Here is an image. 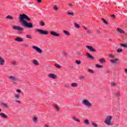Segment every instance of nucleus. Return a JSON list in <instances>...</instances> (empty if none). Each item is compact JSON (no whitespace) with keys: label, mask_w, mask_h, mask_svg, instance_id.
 Masks as SVG:
<instances>
[{"label":"nucleus","mask_w":127,"mask_h":127,"mask_svg":"<svg viewBox=\"0 0 127 127\" xmlns=\"http://www.w3.org/2000/svg\"><path fill=\"white\" fill-rule=\"evenodd\" d=\"M18 19L20 20L19 22H20L22 25L26 22L25 20H24V19L28 21L30 20V18H29L28 16L25 15V14H20L18 17Z\"/></svg>","instance_id":"f257e3e1"},{"label":"nucleus","mask_w":127,"mask_h":127,"mask_svg":"<svg viewBox=\"0 0 127 127\" xmlns=\"http://www.w3.org/2000/svg\"><path fill=\"white\" fill-rule=\"evenodd\" d=\"M112 119H113V117L111 116H108L107 117L106 119L104 121L105 124L107 126H113V124L111 123V121H112Z\"/></svg>","instance_id":"f03ea898"},{"label":"nucleus","mask_w":127,"mask_h":127,"mask_svg":"<svg viewBox=\"0 0 127 127\" xmlns=\"http://www.w3.org/2000/svg\"><path fill=\"white\" fill-rule=\"evenodd\" d=\"M81 103L82 105L86 106V107H88V108H91V107H92V104L90 103L88 100L83 99L81 101Z\"/></svg>","instance_id":"7ed1b4c3"},{"label":"nucleus","mask_w":127,"mask_h":127,"mask_svg":"<svg viewBox=\"0 0 127 127\" xmlns=\"http://www.w3.org/2000/svg\"><path fill=\"white\" fill-rule=\"evenodd\" d=\"M36 31L40 33V34H42L43 35H47V34H49V32L46 30H43L42 29H37Z\"/></svg>","instance_id":"20e7f679"},{"label":"nucleus","mask_w":127,"mask_h":127,"mask_svg":"<svg viewBox=\"0 0 127 127\" xmlns=\"http://www.w3.org/2000/svg\"><path fill=\"white\" fill-rule=\"evenodd\" d=\"M8 79L11 81L14 84H15V82L16 81H18V78H16L15 76H14L13 75H10L8 76Z\"/></svg>","instance_id":"39448f33"},{"label":"nucleus","mask_w":127,"mask_h":127,"mask_svg":"<svg viewBox=\"0 0 127 127\" xmlns=\"http://www.w3.org/2000/svg\"><path fill=\"white\" fill-rule=\"evenodd\" d=\"M23 25L27 28H33V25H32V23L31 22L27 23L26 22L23 24Z\"/></svg>","instance_id":"423d86ee"},{"label":"nucleus","mask_w":127,"mask_h":127,"mask_svg":"<svg viewBox=\"0 0 127 127\" xmlns=\"http://www.w3.org/2000/svg\"><path fill=\"white\" fill-rule=\"evenodd\" d=\"M13 29L14 30H19V31H23V28L19 26H13Z\"/></svg>","instance_id":"0eeeda50"},{"label":"nucleus","mask_w":127,"mask_h":127,"mask_svg":"<svg viewBox=\"0 0 127 127\" xmlns=\"http://www.w3.org/2000/svg\"><path fill=\"white\" fill-rule=\"evenodd\" d=\"M33 49H35L38 53H42V50L36 46H33Z\"/></svg>","instance_id":"6e6552de"},{"label":"nucleus","mask_w":127,"mask_h":127,"mask_svg":"<svg viewBox=\"0 0 127 127\" xmlns=\"http://www.w3.org/2000/svg\"><path fill=\"white\" fill-rule=\"evenodd\" d=\"M50 33L52 35H53V36H57V37L60 36V34L57 33V32L54 31H51L50 32Z\"/></svg>","instance_id":"1a4fd4ad"},{"label":"nucleus","mask_w":127,"mask_h":127,"mask_svg":"<svg viewBox=\"0 0 127 127\" xmlns=\"http://www.w3.org/2000/svg\"><path fill=\"white\" fill-rule=\"evenodd\" d=\"M86 48H88V50H89V51H90V52H96V50H95V49H94V48H93V47H92V46H87Z\"/></svg>","instance_id":"9d476101"},{"label":"nucleus","mask_w":127,"mask_h":127,"mask_svg":"<svg viewBox=\"0 0 127 127\" xmlns=\"http://www.w3.org/2000/svg\"><path fill=\"white\" fill-rule=\"evenodd\" d=\"M48 77H49V78H51L52 79H56L57 75L54 73H50L48 75Z\"/></svg>","instance_id":"9b49d317"},{"label":"nucleus","mask_w":127,"mask_h":127,"mask_svg":"<svg viewBox=\"0 0 127 127\" xmlns=\"http://www.w3.org/2000/svg\"><path fill=\"white\" fill-rule=\"evenodd\" d=\"M4 60L0 57V65H1V66H3V65H4Z\"/></svg>","instance_id":"f8f14e48"},{"label":"nucleus","mask_w":127,"mask_h":127,"mask_svg":"<svg viewBox=\"0 0 127 127\" xmlns=\"http://www.w3.org/2000/svg\"><path fill=\"white\" fill-rule=\"evenodd\" d=\"M117 31H118V32L120 33V34H123L125 33V31L120 28H117Z\"/></svg>","instance_id":"ddd939ff"},{"label":"nucleus","mask_w":127,"mask_h":127,"mask_svg":"<svg viewBox=\"0 0 127 127\" xmlns=\"http://www.w3.org/2000/svg\"><path fill=\"white\" fill-rule=\"evenodd\" d=\"M117 61H119V59H116L115 60H111L110 62H111V63H112L113 64H115L116 63V65H119V64H120V63H116Z\"/></svg>","instance_id":"4468645a"},{"label":"nucleus","mask_w":127,"mask_h":127,"mask_svg":"<svg viewBox=\"0 0 127 127\" xmlns=\"http://www.w3.org/2000/svg\"><path fill=\"white\" fill-rule=\"evenodd\" d=\"M0 116L1 118H3V119H7V116L3 113H0Z\"/></svg>","instance_id":"2eb2a0df"},{"label":"nucleus","mask_w":127,"mask_h":127,"mask_svg":"<svg viewBox=\"0 0 127 127\" xmlns=\"http://www.w3.org/2000/svg\"><path fill=\"white\" fill-rule=\"evenodd\" d=\"M15 40L16 41H17L18 42H22V41H23V39H22L20 37H18V38L15 39Z\"/></svg>","instance_id":"dca6fc26"},{"label":"nucleus","mask_w":127,"mask_h":127,"mask_svg":"<svg viewBox=\"0 0 127 127\" xmlns=\"http://www.w3.org/2000/svg\"><path fill=\"white\" fill-rule=\"evenodd\" d=\"M86 55L89 59H91L92 60H94V57L91 55L89 53H86Z\"/></svg>","instance_id":"f3484780"},{"label":"nucleus","mask_w":127,"mask_h":127,"mask_svg":"<svg viewBox=\"0 0 127 127\" xmlns=\"http://www.w3.org/2000/svg\"><path fill=\"white\" fill-rule=\"evenodd\" d=\"M63 33L66 36H69L70 35V33H69V31L67 30H64L63 31Z\"/></svg>","instance_id":"a211bd4d"},{"label":"nucleus","mask_w":127,"mask_h":127,"mask_svg":"<svg viewBox=\"0 0 127 127\" xmlns=\"http://www.w3.org/2000/svg\"><path fill=\"white\" fill-rule=\"evenodd\" d=\"M71 86L72 87V88H76V87H78V83L73 82L71 84Z\"/></svg>","instance_id":"6ab92c4d"},{"label":"nucleus","mask_w":127,"mask_h":127,"mask_svg":"<svg viewBox=\"0 0 127 127\" xmlns=\"http://www.w3.org/2000/svg\"><path fill=\"white\" fill-rule=\"evenodd\" d=\"M33 63L36 66H38L39 65V64L38 63V62H37V61L35 60L33 61Z\"/></svg>","instance_id":"aec40b11"},{"label":"nucleus","mask_w":127,"mask_h":127,"mask_svg":"<svg viewBox=\"0 0 127 127\" xmlns=\"http://www.w3.org/2000/svg\"><path fill=\"white\" fill-rule=\"evenodd\" d=\"M1 105L4 107L5 108V109H7L8 108V105L6 103H1Z\"/></svg>","instance_id":"412c9836"},{"label":"nucleus","mask_w":127,"mask_h":127,"mask_svg":"<svg viewBox=\"0 0 127 127\" xmlns=\"http://www.w3.org/2000/svg\"><path fill=\"white\" fill-rule=\"evenodd\" d=\"M33 121L34 124H36V123H37V117H34L33 118Z\"/></svg>","instance_id":"4be33fe9"},{"label":"nucleus","mask_w":127,"mask_h":127,"mask_svg":"<svg viewBox=\"0 0 127 127\" xmlns=\"http://www.w3.org/2000/svg\"><path fill=\"white\" fill-rule=\"evenodd\" d=\"M55 66L56 68H58V69H61V68H62V66L60 65V64H55Z\"/></svg>","instance_id":"5701e85b"},{"label":"nucleus","mask_w":127,"mask_h":127,"mask_svg":"<svg viewBox=\"0 0 127 127\" xmlns=\"http://www.w3.org/2000/svg\"><path fill=\"white\" fill-rule=\"evenodd\" d=\"M19 94H16L14 97V100H17V99H19L20 98Z\"/></svg>","instance_id":"b1692460"},{"label":"nucleus","mask_w":127,"mask_h":127,"mask_svg":"<svg viewBox=\"0 0 127 127\" xmlns=\"http://www.w3.org/2000/svg\"><path fill=\"white\" fill-rule=\"evenodd\" d=\"M91 125H92V127H98V124H96V123H95V122H92Z\"/></svg>","instance_id":"393cba45"},{"label":"nucleus","mask_w":127,"mask_h":127,"mask_svg":"<svg viewBox=\"0 0 127 127\" xmlns=\"http://www.w3.org/2000/svg\"><path fill=\"white\" fill-rule=\"evenodd\" d=\"M100 63H106V60L104 59H101L99 60Z\"/></svg>","instance_id":"a878e982"},{"label":"nucleus","mask_w":127,"mask_h":127,"mask_svg":"<svg viewBox=\"0 0 127 127\" xmlns=\"http://www.w3.org/2000/svg\"><path fill=\"white\" fill-rule=\"evenodd\" d=\"M73 120L75 121V122H78V123H80V120L79 119H77L75 116L73 117Z\"/></svg>","instance_id":"bb28decb"},{"label":"nucleus","mask_w":127,"mask_h":127,"mask_svg":"<svg viewBox=\"0 0 127 127\" xmlns=\"http://www.w3.org/2000/svg\"><path fill=\"white\" fill-rule=\"evenodd\" d=\"M120 45L124 48H127V45L124 44H120Z\"/></svg>","instance_id":"cd10ccee"},{"label":"nucleus","mask_w":127,"mask_h":127,"mask_svg":"<svg viewBox=\"0 0 127 127\" xmlns=\"http://www.w3.org/2000/svg\"><path fill=\"white\" fill-rule=\"evenodd\" d=\"M26 38H28L29 39H32V37L30 35H26Z\"/></svg>","instance_id":"c85d7f7f"},{"label":"nucleus","mask_w":127,"mask_h":127,"mask_svg":"<svg viewBox=\"0 0 127 127\" xmlns=\"http://www.w3.org/2000/svg\"><path fill=\"white\" fill-rule=\"evenodd\" d=\"M75 63L77 64V65H80V64H81V61L76 60L75 61Z\"/></svg>","instance_id":"c756f323"},{"label":"nucleus","mask_w":127,"mask_h":127,"mask_svg":"<svg viewBox=\"0 0 127 127\" xmlns=\"http://www.w3.org/2000/svg\"><path fill=\"white\" fill-rule=\"evenodd\" d=\"M40 23V25H41V26H44V25H45V23H44V22L43 21H41Z\"/></svg>","instance_id":"7c9ffc66"},{"label":"nucleus","mask_w":127,"mask_h":127,"mask_svg":"<svg viewBox=\"0 0 127 127\" xmlns=\"http://www.w3.org/2000/svg\"><path fill=\"white\" fill-rule=\"evenodd\" d=\"M74 26H75L76 28H80V25L76 23H74Z\"/></svg>","instance_id":"2f4dec72"},{"label":"nucleus","mask_w":127,"mask_h":127,"mask_svg":"<svg viewBox=\"0 0 127 127\" xmlns=\"http://www.w3.org/2000/svg\"><path fill=\"white\" fill-rule=\"evenodd\" d=\"M117 52L118 53H121L123 52V49H118L117 50Z\"/></svg>","instance_id":"473e14b6"},{"label":"nucleus","mask_w":127,"mask_h":127,"mask_svg":"<svg viewBox=\"0 0 127 127\" xmlns=\"http://www.w3.org/2000/svg\"><path fill=\"white\" fill-rule=\"evenodd\" d=\"M6 18H8V19H11V20L13 19V17L9 16V15L7 16L6 17Z\"/></svg>","instance_id":"72a5a7b5"},{"label":"nucleus","mask_w":127,"mask_h":127,"mask_svg":"<svg viewBox=\"0 0 127 127\" xmlns=\"http://www.w3.org/2000/svg\"><path fill=\"white\" fill-rule=\"evenodd\" d=\"M102 20L103 22H104V23H105V24H108V22H107V21H106V19H105L104 18H102Z\"/></svg>","instance_id":"f704fd0d"},{"label":"nucleus","mask_w":127,"mask_h":127,"mask_svg":"<svg viewBox=\"0 0 127 127\" xmlns=\"http://www.w3.org/2000/svg\"><path fill=\"white\" fill-rule=\"evenodd\" d=\"M96 67H97V68H103V65H99V64H96Z\"/></svg>","instance_id":"c9c22d12"},{"label":"nucleus","mask_w":127,"mask_h":127,"mask_svg":"<svg viewBox=\"0 0 127 127\" xmlns=\"http://www.w3.org/2000/svg\"><path fill=\"white\" fill-rule=\"evenodd\" d=\"M67 14H68V15H71L72 16H73V15H74V13L73 12H67Z\"/></svg>","instance_id":"e433bc0d"},{"label":"nucleus","mask_w":127,"mask_h":127,"mask_svg":"<svg viewBox=\"0 0 127 127\" xmlns=\"http://www.w3.org/2000/svg\"><path fill=\"white\" fill-rule=\"evenodd\" d=\"M79 80H85V77L81 76L79 77Z\"/></svg>","instance_id":"4c0bfd02"},{"label":"nucleus","mask_w":127,"mask_h":127,"mask_svg":"<svg viewBox=\"0 0 127 127\" xmlns=\"http://www.w3.org/2000/svg\"><path fill=\"white\" fill-rule=\"evenodd\" d=\"M15 102L17 104H21V102L19 100H17V99L15 100Z\"/></svg>","instance_id":"58836bf2"},{"label":"nucleus","mask_w":127,"mask_h":127,"mask_svg":"<svg viewBox=\"0 0 127 127\" xmlns=\"http://www.w3.org/2000/svg\"><path fill=\"white\" fill-rule=\"evenodd\" d=\"M54 108L57 111H59V107L57 105H55Z\"/></svg>","instance_id":"ea45409f"},{"label":"nucleus","mask_w":127,"mask_h":127,"mask_svg":"<svg viewBox=\"0 0 127 127\" xmlns=\"http://www.w3.org/2000/svg\"><path fill=\"white\" fill-rule=\"evenodd\" d=\"M109 57H111V58H112V59H115V55H110Z\"/></svg>","instance_id":"a19ab883"},{"label":"nucleus","mask_w":127,"mask_h":127,"mask_svg":"<svg viewBox=\"0 0 127 127\" xmlns=\"http://www.w3.org/2000/svg\"><path fill=\"white\" fill-rule=\"evenodd\" d=\"M88 72H89V73H91V74H93V73H94V70L91 69H89Z\"/></svg>","instance_id":"79ce46f5"},{"label":"nucleus","mask_w":127,"mask_h":127,"mask_svg":"<svg viewBox=\"0 0 127 127\" xmlns=\"http://www.w3.org/2000/svg\"><path fill=\"white\" fill-rule=\"evenodd\" d=\"M84 124H86V125H88V124H89V121H88L87 120H85V121H84Z\"/></svg>","instance_id":"37998d69"},{"label":"nucleus","mask_w":127,"mask_h":127,"mask_svg":"<svg viewBox=\"0 0 127 127\" xmlns=\"http://www.w3.org/2000/svg\"><path fill=\"white\" fill-rule=\"evenodd\" d=\"M12 65H16V62L14 61H13L12 62Z\"/></svg>","instance_id":"c03bdc74"},{"label":"nucleus","mask_w":127,"mask_h":127,"mask_svg":"<svg viewBox=\"0 0 127 127\" xmlns=\"http://www.w3.org/2000/svg\"><path fill=\"white\" fill-rule=\"evenodd\" d=\"M16 92H17V93H19V94H20L21 93V90L20 89H17L16 90Z\"/></svg>","instance_id":"a18cd8bd"},{"label":"nucleus","mask_w":127,"mask_h":127,"mask_svg":"<svg viewBox=\"0 0 127 127\" xmlns=\"http://www.w3.org/2000/svg\"><path fill=\"white\" fill-rule=\"evenodd\" d=\"M87 34H88L89 35H91V31H87Z\"/></svg>","instance_id":"49530a36"},{"label":"nucleus","mask_w":127,"mask_h":127,"mask_svg":"<svg viewBox=\"0 0 127 127\" xmlns=\"http://www.w3.org/2000/svg\"><path fill=\"white\" fill-rule=\"evenodd\" d=\"M111 86L112 87H116V85L115 83H112Z\"/></svg>","instance_id":"de8ad7c7"},{"label":"nucleus","mask_w":127,"mask_h":127,"mask_svg":"<svg viewBox=\"0 0 127 127\" xmlns=\"http://www.w3.org/2000/svg\"><path fill=\"white\" fill-rule=\"evenodd\" d=\"M65 87L67 88V89L70 88V86H69L68 85H65Z\"/></svg>","instance_id":"09e8293b"},{"label":"nucleus","mask_w":127,"mask_h":127,"mask_svg":"<svg viewBox=\"0 0 127 127\" xmlns=\"http://www.w3.org/2000/svg\"><path fill=\"white\" fill-rule=\"evenodd\" d=\"M23 46L24 47H28V45H26V44H23Z\"/></svg>","instance_id":"8fccbe9b"},{"label":"nucleus","mask_w":127,"mask_h":127,"mask_svg":"<svg viewBox=\"0 0 127 127\" xmlns=\"http://www.w3.org/2000/svg\"><path fill=\"white\" fill-rule=\"evenodd\" d=\"M54 9H55V10H57V9H58V8L57 7H54Z\"/></svg>","instance_id":"3c124183"},{"label":"nucleus","mask_w":127,"mask_h":127,"mask_svg":"<svg viewBox=\"0 0 127 127\" xmlns=\"http://www.w3.org/2000/svg\"><path fill=\"white\" fill-rule=\"evenodd\" d=\"M110 16L112 17H116V16L115 15H110Z\"/></svg>","instance_id":"603ef678"},{"label":"nucleus","mask_w":127,"mask_h":127,"mask_svg":"<svg viewBox=\"0 0 127 127\" xmlns=\"http://www.w3.org/2000/svg\"><path fill=\"white\" fill-rule=\"evenodd\" d=\"M125 73H126V74H127V68H126L125 69Z\"/></svg>","instance_id":"864d4df0"},{"label":"nucleus","mask_w":127,"mask_h":127,"mask_svg":"<svg viewBox=\"0 0 127 127\" xmlns=\"http://www.w3.org/2000/svg\"><path fill=\"white\" fill-rule=\"evenodd\" d=\"M38 2H41L42 1L41 0H37Z\"/></svg>","instance_id":"5fc2aeb1"},{"label":"nucleus","mask_w":127,"mask_h":127,"mask_svg":"<svg viewBox=\"0 0 127 127\" xmlns=\"http://www.w3.org/2000/svg\"><path fill=\"white\" fill-rule=\"evenodd\" d=\"M69 6L71 7L72 6V4L69 3Z\"/></svg>","instance_id":"6e6d98bb"},{"label":"nucleus","mask_w":127,"mask_h":127,"mask_svg":"<svg viewBox=\"0 0 127 127\" xmlns=\"http://www.w3.org/2000/svg\"><path fill=\"white\" fill-rule=\"evenodd\" d=\"M117 96L118 97H119V96H120V93H118V94H117Z\"/></svg>","instance_id":"4d7b16f0"},{"label":"nucleus","mask_w":127,"mask_h":127,"mask_svg":"<svg viewBox=\"0 0 127 127\" xmlns=\"http://www.w3.org/2000/svg\"><path fill=\"white\" fill-rule=\"evenodd\" d=\"M44 127H49L48 125H45Z\"/></svg>","instance_id":"13d9d810"},{"label":"nucleus","mask_w":127,"mask_h":127,"mask_svg":"<svg viewBox=\"0 0 127 127\" xmlns=\"http://www.w3.org/2000/svg\"><path fill=\"white\" fill-rule=\"evenodd\" d=\"M1 112V109L0 108V113Z\"/></svg>","instance_id":"bf43d9fd"},{"label":"nucleus","mask_w":127,"mask_h":127,"mask_svg":"<svg viewBox=\"0 0 127 127\" xmlns=\"http://www.w3.org/2000/svg\"><path fill=\"white\" fill-rule=\"evenodd\" d=\"M84 28H85V29H87V28H86V27H84Z\"/></svg>","instance_id":"052dcab7"},{"label":"nucleus","mask_w":127,"mask_h":127,"mask_svg":"<svg viewBox=\"0 0 127 127\" xmlns=\"http://www.w3.org/2000/svg\"><path fill=\"white\" fill-rule=\"evenodd\" d=\"M55 85H56V83H55Z\"/></svg>","instance_id":"680f3d73"}]
</instances>
